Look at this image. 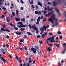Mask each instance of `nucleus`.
Masks as SVG:
<instances>
[{"instance_id":"obj_1","label":"nucleus","mask_w":66,"mask_h":66,"mask_svg":"<svg viewBox=\"0 0 66 66\" xmlns=\"http://www.w3.org/2000/svg\"><path fill=\"white\" fill-rule=\"evenodd\" d=\"M55 37V35H54L52 37H50V38H47L46 39V44H48V40H50V39H51L50 40V42H51V43H52V42H54V43H55V42H56L54 40V38Z\"/></svg>"},{"instance_id":"obj_2","label":"nucleus","mask_w":66,"mask_h":66,"mask_svg":"<svg viewBox=\"0 0 66 66\" xmlns=\"http://www.w3.org/2000/svg\"><path fill=\"white\" fill-rule=\"evenodd\" d=\"M52 18L53 19H52L51 18H49L48 19V20L50 21H51L52 23H53L54 22H53V20H54L55 22H56V24H55V25H58V23L57 22V19L55 18V16H52Z\"/></svg>"},{"instance_id":"obj_3","label":"nucleus","mask_w":66,"mask_h":66,"mask_svg":"<svg viewBox=\"0 0 66 66\" xmlns=\"http://www.w3.org/2000/svg\"><path fill=\"white\" fill-rule=\"evenodd\" d=\"M18 24H20L19 25H18L17 27L18 28H24L25 27H27V24H25L23 25V24H22V22H20L19 21L18 23Z\"/></svg>"},{"instance_id":"obj_4","label":"nucleus","mask_w":66,"mask_h":66,"mask_svg":"<svg viewBox=\"0 0 66 66\" xmlns=\"http://www.w3.org/2000/svg\"><path fill=\"white\" fill-rule=\"evenodd\" d=\"M1 30H0V33H2V32L3 31L4 32H6L7 31L9 33L10 32V30H9L7 29H5L3 28H2L1 29Z\"/></svg>"},{"instance_id":"obj_5","label":"nucleus","mask_w":66,"mask_h":66,"mask_svg":"<svg viewBox=\"0 0 66 66\" xmlns=\"http://www.w3.org/2000/svg\"><path fill=\"white\" fill-rule=\"evenodd\" d=\"M28 26L30 29H31L32 28V29H34V30H36V29L37 28L36 27V25H35V24L32 25L31 27V24H29L28 25Z\"/></svg>"},{"instance_id":"obj_6","label":"nucleus","mask_w":66,"mask_h":66,"mask_svg":"<svg viewBox=\"0 0 66 66\" xmlns=\"http://www.w3.org/2000/svg\"><path fill=\"white\" fill-rule=\"evenodd\" d=\"M53 13V11H52L51 12H49L48 13V14H46L45 16H46V17H49V16H50V15L52 14Z\"/></svg>"},{"instance_id":"obj_7","label":"nucleus","mask_w":66,"mask_h":66,"mask_svg":"<svg viewBox=\"0 0 66 66\" xmlns=\"http://www.w3.org/2000/svg\"><path fill=\"white\" fill-rule=\"evenodd\" d=\"M0 58L1 59V60L3 61L4 63H5L6 62H7V61L6 60L4 59V58H3L2 57H1Z\"/></svg>"},{"instance_id":"obj_8","label":"nucleus","mask_w":66,"mask_h":66,"mask_svg":"<svg viewBox=\"0 0 66 66\" xmlns=\"http://www.w3.org/2000/svg\"><path fill=\"white\" fill-rule=\"evenodd\" d=\"M6 20L7 22H9L10 21V20H11V19L9 17H7V18Z\"/></svg>"},{"instance_id":"obj_9","label":"nucleus","mask_w":66,"mask_h":66,"mask_svg":"<svg viewBox=\"0 0 66 66\" xmlns=\"http://www.w3.org/2000/svg\"><path fill=\"white\" fill-rule=\"evenodd\" d=\"M37 4L38 5H39L40 6H43V5L42 4H41L40 2L39 1L38 2Z\"/></svg>"},{"instance_id":"obj_10","label":"nucleus","mask_w":66,"mask_h":66,"mask_svg":"<svg viewBox=\"0 0 66 66\" xmlns=\"http://www.w3.org/2000/svg\"><path fill=\"white\" fill-rule=\"evenodd\" d=\"M47 9L48 10V11H51L53 8H51V9H50V7L49 6L47 7Z\"/></svg>"},{"instance_id":"obj_11","label":"nucleus","mask_w":66,"mask_h":66,"mask_svg":"<svg viewBox=\"0 0 66 66\" xmlns=\"http://www.w3.org/2000/svg\"><path fill=\"white\" fill-rule=\"evenodd\" d=\"M15 20L16 21H20V18H16L15 19Z\"/></svg>"},{"instance_id":"obj_12","label":"nucleus","mask_w":66,"mask_h":66,"mask_svg":"<svg viewBox=\"0 0 66 66\" xmlns=\"http://www.w3.org/2000/svg\"><path fill=\"white\" fill-rule=\"evenodd\" d=\"M40 31H42V32H43L44 31V28H43H43H42L41 27L40 28Z\"/></svg>"},{"instance_id":"obj_13","label":"nucleus","mask_w":66,"mask_h":66,"mask_svg":"<svg viewBox=\"0 0 66 66\" xmlns=\"http://www.w3.org/2000/svg\"><path fill=\"white\" fill-rule=\"evenodd\" d=\"M29 63H31L32 62V59L31 58V57H29Z\"/></svg>"},{"instance_id":"obj_14","label":"nucleus","mask_w":66,"mask_h":66,"mask_svg":"<svg viewBox=\"0 0 66 66\" xmlns=\"http://www.w3.org/2000/svg\"><path fill=\"white\" fill-rule=\"evenodd\" d=\"M47 51H52V49L51 48H50V47H48V48H47Z\"/></svg>"},{"instance_id":"obj_15","label":"nucleus","mask_w":66,"mask_h":66,"mask_svg":"<svg viewBox=\"0 0 66 66\" xmlns=\"http://www.w3.org/2000/svg\"><path fill=\"white\" fill-rule=\"evenodd\" d=\"M15 33H16V34H17V35H21V33L20 32H15Z\"/></svg>"},{"instance_id":"obj_16","label":"nucleus","mask_w":66,"mask_h":66,"mask_svg":"<svg viewBox=\"0 0 66 66\" xmlns=\"http://www.w3.org/2000/svg\"><path fill=\"white\" fill-rule=\"evenodd\" d=\"M56 11L57 12V13H58V14H59L60 15H61V13H59V10H58V9H55Z\"/></svg>"},{"instance_id":"obj_17","label":"nucleus","mask_w":66,"mask_h":66,"mask_svg":"<svg viewBox=\"0 0 66 66\" xmlns=\"http://www.w3.org/2000/svg\"><path fill=\"white\" fill-rule=\"evenodd\" d=\"M21 20V21H23V22H24L26 21V19H25V18H23Z\"/></svg>"},{"instance_id":"obj_18","label":"nucleus","mask_w":66,"mask_h":66,"mask_svg":"<svg viewBox=\"0 0 66 66\" xmlns=\"http://www.w3.org/2000/svg\"><path fill=\"white\" fill-rule=\"evenodd\" d=\"M25 30V28H21L20 29V30L21 31H23Z\"/></svg>"},{"instance_id":"obj_19","label":"nucleus","mask_w":66,"mask_h":66,"mask_svg":"<svg viewBox=\"0 0 66 66\" xmlns=\"http://www.w3.org/2000/svg\"><path fill=\"white\" fill-rule=\"evenodd\" d=\"M43 28H44L45 31H46V27H45V25H44V26H43Z\"/></svg>"},{"instance_id":"obj_20","label":"nucleus","mask_w":66,"mask_h":66,"mask_svg":"<svg viewBox=\"0 0 66 66\" xmlns=\"http://www.w3.org/2000/svg\"><path fill=\"white\" fill-rule=\"evenodd\" d=\"M12 15L13 17H15V12H12Z\"/></svg>"},{"instance_id":"obj_21","label":"nucleus","mask_w":66,"mask_h":66,"mask_svg":"<svg viewBox=\"0 0 66 66\" xmlns=\"http://www.w3.org/2000/svg\"><path fill=\"white\" fill-rule=\"evenodd\" d=\"M16 14H17V15H19V13L18 12V11L17 10H16Z\"/></svg>"},{"instance_id":"obj_22","label":"nucleus","mask_w":66,"mask_h":66,"mask_svg":"<svg viewBox=\"0 0 66 66\" xmlns=\"http://www.w3.org/2000/svg\"><path fill=\"white\" fill-rule=\"evenodd\" d=\"M27 33L29 35H32V34L29 32H27Z\"/></svg>"},{"instance_id":"obj_23","label":"nucleus","mask_w":66,"mask_h":66,"mask_svg":"<svg viewBox=\"0 0 66 66\" xmlns=\"http://www.w3.org/2000/svg\"><path fill=\"white\" fill-rule=\"evenodd\" d=\"M0 50L1 51H2V52H4V51H4V49H2V48H1L0 49Z\"/></svg>"},{"instance_id":"obj_24","label":"nucleus","mask_w":66,"mask_h":66,"mask_svg":"<svg viewBox=\"0 0 66 66\" xmlns=\"http://www.w3.org/2000/svg\"><path fill=\"white\" fill-rule=\"evenodd\" d=\"M35 48L36 49H39V47H38V46H37L36 45H35Z\"/></svg>"},{"instance_id":"obj_25","label":"nucleus","mask_w":66,"mask_h":66,"mask_svg":"<svg viewBox=\"0 0 66 66\" xmlns=\"http://www.w3.org/2000/svg\"><path fill=\"white\" fill-rule=\"evenodd\" d=\"M39 43H40V44H42V43H43V42L42 41L40 40H39Z\"/></svg>"},{"instance_id":"obj_26","label":"nucleus","mask_w":66,"mask_h":66,"mask_svg":"<svg viewBox=\"0 0 66 66\" xmlns=\"http://www.w3.org/2000/svg\"><path fill=\"white\" fill-rule=\"evenodd\" d=\"M53 4L54 5H57V4L56 3H55V2H53Z\"/></svg>"},{"instance_id":"obj_27","label":"nucleus","mask_w":66,"mask_h":66,"mask_svg":"<svg viewBox=\"0 0 66 66\" xmlns=\"http://www.w3.org/2000/svg\"><path fill=\"white\" fill-rule=\"evenodd\" d=\"M6 45V44H5V43H4L3 45V47H4V48H5V46Z\"/></svg>"},{"instance_id":"obj_28","label":"nucleus","mask_w":66,"mask_h":66,"mask_svg":"<svg viewBox=\"0 0 66 66\" xmlns=\"http://www.w3.org/2000/svg\"><path fill=\"white\" fill-rule=\"evenodd\" d=\"M3 28H5L6 29H8V28H6V27L5 25H4L3 26Z\"/></svg>"},{"instance_id":"obj_29","label":"nucleus","mask_w":66,"mask_h":66,"mask_svg":"<svg viewBox=\"0 0 66 66\" xmlns=\"http://www.w3.org/2000/svg\"><path fill=\"white\" fill-rule=\"evenodd\" d=\"M34 48L33 47H32V48L30 49V50L31 51H34Z\"/></svg>"},{"instance_id":"obj_30","label":"nucleus","mask_w":66,"mask_h":66,"mask_svg":"<svg viewBox=\"0 0 66 66\" xmlns=\"http://www.w3.org/2000/svg\"><path fill=\"white\" fill-rule=\"evenodd\" d=\"M45 36V35L44 34H42V35L41 36V37H42V38H44Z\"/></svg>"},{"instance_id":"obj_31","label":"nucleus","mask_w":66,"mask_h":66,"mask_svg":"<svg viewBox=\"0 0 66 66\" xmlns=\"http://www.w3.org/2000/svg\"><path fill=\"white\" fill-rule=\"evenodd\" d=\"M14 29H15L16 30H17V31H18V28L17 27H14Z\"/></svg>"},{"instance_id":"obj_32","label":"nucleus","mask_w":66,"mask_h":66,"mask_svg":"<svg viewBox=\"0 0 66 66\" xmlns=\"http://www.w3.org/2000/svg\"><path fill=\"white\" fill-rule=\"evenodd\" d=\"M57 34H62V33L61 32V31H59V32H57Z\"/></svg>"},{"instance_id":"obj_33","label":"nucleus","mask_w":66,"mask_h":66,"mask_svg":"<svg viewBox=\"0 0 66 66\" xmlns=\"http://www.w3.org/2000/svg\"><path fill=\"white\" fill-rule=\"evenodd\" d=\"M16 59L17 60H19V57H18V56L17 55L16 56Z\"/></svg>"},{"instance_id":"obj_34","label":"nucleus","mask_w":66,"mask_h":66,"mask_svg":"<svg viewBox=\"0 0 66 66\" xmlns=\"http://www.w3.org/2000/svg\"><path fill=\"white\" fill-rule=\"evenodd\" d=\"M33 3H34V2H33V1L32 0L31 1L30 4H33Z\"/></svg>"},{"instance_id":"obj_35","label":"nucleus","mask_w":66,"mask_h":66,"mask_svg":"<svg viewBox=\"0 0 66 66\" xmlns=\"http://www.w3.org/2000/svg\"><path fill=\"white\" fill-rule=\"evenodd\" d=\"M35 6L36 9H38V6H37V5H35Z\"/></svg>"},{"instance_id":"obj_36","label":"nucleus","mask_w":66,"mask_h":66,"mask_svg":"<svg viewBox=\"0 0 66 66\" xmlns=\"http://www.w3.org/2000/svg\"><path fill=\"white\" fill-rule=\"evenodd\" d=\"M4 14L2 15L1 16V18H3L4 17Z\"/></svg>"},{"instance_id":"obj_37","label":"nucleus","mask_w":66,"mask_h":66,"mask_svg":"<svg viewBox=\"0 0 66 66\" xmlns=\"http://www.w3.org/2000/svg\"><path fill=\"white\" fill-rule=\"evenodd\" d=\"M35 14H36V15H37L38 14V12L37 11H35Z\"/></svg>"},{"instance_id":"obj_38","label":"nucleus","mask_w":66,"mask_h":66,"mask_svg":"<svg viewBox=\"0 0 66 66\" xmlns=\"http://www.w3.org/2000/svg\"><path fill=\"white\" fill-rule=\"evenodd\" d=\"M27 35H25L24 36L23 38H24L26 39L27 38Z\"/></svg>"},{"instance_id":"obj_39","label":"nucleus","mask_w":66,"mask_h":66,"mask_svg":"<svg viewBox=\"0 0 66 66\" xmlns=\"http://www.w3.org/2000/svg\"><path fill=\"white\" fill-rule=\"evenodd\" d=\"M31 6L32 7L33 9H34L35 7H34V5H33V4L31 5Z\"/></svg>"},{"instance_id":"obj_40","label":"nucleus","mask_w":66,"mask_h":66,"mask_svg":"<svg viewBox=\"0 0 66 66\" xmlns=\"http://www.w3.org/2000/svg\"><path fill=\"white\" fill-rule=\"evenodd\" d=\"M20 2H21V3H22H22L23 4L24 3V2L22 0H20Z\"/></svg>"},{"instance_id":"obj_41","label":"nucleus","mask_w":66,"mask_h":66,"mask_svg":"<svg viewBox=\"0 0 66 66\" xmlns=\"http://www.w3.org/2000/svg\"><path fill=\"white\" fill-rule=\"evenodd\" d=\"M30 63L29 62H28L27 64V65H26V66H30Z\"/></svg>"},{"instance_id":"obj_42","label":"nucleus","mask_w":66,"mask_h":66,"mask_svg":"<svg viewBox=\"0 0 66 66\" xmlns=\"http://www.w3.org/2000/svg\"><path fill=\"white\" fill-rule=\"evenodd\" d=\"M40 36L38 35L37 36V38H40Z\"/></svg>"},{"instance_id":"obj_43","label":"nucleus","mask_w":66,"mask_h":66,"mask_svg":"<svg viewBox=\"0 0 66 66\" xmlns=\"http://www.w3.org/2000/svg\"><path fill=\"white\" fill-rule=\"evenodd\" d=\"M20 50H21V51H22L23 50V49L22 48H19Z\"/></svg>"},{"instance_id":"obj_44","label":"nucleus","mask_w":66,"mask_h":66,"mask_svg":"<svg viewBox=\"0 0 66 66\" xmlns=\"http://www.w3.org/2000/svg\"><path fill=\"white\" fill-rule=\"evenodd\" d=\"M46 13H47V12H46V11H44L43 13V14L44 15H45V14Z\"/></svg>"},{"instance_id":"obj_45","label":"nucleus","mask_w":66,"mask_h":66,"mask_svg":"<svg viewBox=\"0 0 66 66\" xmlns=\"http://www.w3.org/2000/svg\"><path fill=\"white\" fill-rule=\"evenodd\" d=\"M33 52L34 54H36V53H37L34 50L33 51Z\"/></svg>"},{"instance_id":"obj_46","label":"nucleus","mask_w":66,"mask_h":66,"mask_svg":"<svg viewBox=\"0 0 66 66\" xmlns=\"http://www.w3.org/2000/svg\"><path fill=\"white\" fill-rule=\"evenodd\" d=\"M19 63H21V62H22V61L21 60H19L18 61Z\"/></svg>"},{"instance_id":"obj_47","label":"nucleus","mask_w":66,"mask_h":66,"mask_svg":"<svg viewBox=\"0 0 66 66\" xmlns=\"http://www.w3.org/2000/svg\"><path fill=\"white\" fill-rule=\"evenodd\" d=\"M46 18H44L43 20V21L45 22L46 21Z\"/></svg>"},{"instance_id":"obj_48","label":"nucleus","mask_w":66,"mask_h":66,"mask_svg":"<svg viewBox=\"0 0 66 66\" xmlns=\"http://www.w3.org/2000/svg\"><path fill=\"white\" fill-rule=\"evenodd\" d=\"M36 24H39V22H36Z\"/></svg>"},{"instance_id":"obj_49","label":"nucleus","mask_w":66,"mask_h":66,"mask_svg":"<svg viewBox=\"0 0 66 66\" xmlns=\"http://www.w3.org/2000/svg\"><path fill=\"white\" fill-rule=\"evenodd\" d=\"M52 32H50L48 35L49 36H50V35H52Z\"/></svg>"},{"instance_id":"obj_50","label":"nucleus","mask_w":66,"mask_h":66,"mask_svg":"<svg viewBox=\"0 0 66 66\" xmlns=\"http://www.w3.org/2000/svg\"><path fill=\"white\" fill-rule=\"evenodd\" d=\"M7 4L8 6H10V3H9V2L7 3Z\"/></svg>"},{"instance_id":"obj_51","label":"nucleus","mask_w":66,"mask_h":66,"mask_svg":"<svg viewBox=\"0 0 66 66\" xmlns=\"http://www.w3.org/2000/svg\"><path fill=\"white\" fill-rule=\"evenodd\" d=\"M24 48L26 50H27V47H26V46H25L24 47Z\"/></svg>"},{"instance_id":"obj_52","label":"nucleus","mask_w":66,"mask_h":66,"mask_svg":"<svg viewBox=\"0 0 66 66\" xmlns=\"http://www.w3.org/2000/svg\"><path fill=\"white\" fill-rule=\"evenodd\" d=\"M6 38H7V39H9V38H10V37H9V36L8 35L6 36Z\"/></svg>"},{"instance_id":"obj_53","label":"nucleus","mask_w":66,"mask_h":66,"mask_svg":"<svg viewBox=\"0 0 66 66\" xmlns=\"http://www.w3.org/2000/svg\"><path fill=\"white\" fill-rule=\"evenodd\" d=\"M9 24H10L11 26H13V24L12 23H10Z\"/></svg>"},{"instance_id":"obj_54","label":"nucleus","mask_w":66,"mask_h":66,"mask_svg":"<svg viewBox=\"0 0 66 66\" xmlns=\"http://www.w3.org/2000/svg\"><path fill=\"white\" fill-rule=\"evenodd\" d=\"M38 15H40L41 14V12L40 11H39L38 12Z\"/></svg>"},{"instance_id":"obj_55","label":"nucleus","mask_w":66,"mask_h":66,"mask_svg":"<svg viewBox=\"0 0 66 66\" xmlns=\"http://www.w3.org/2000/svg\"><path fill=\"white\" fill-rule=\"evenodd\" d=\"M21 10H23V8L22 7H21Z\"/></svg>"},{"instance_id":"obj_56","label":"nucleus","mask_w":66,"mask_h":66,"mask_svg":"<svg viewBox=\"0 0 66 66\" xmlns=\"http://www.w3.org/2000/svg\"><path fill=\"white\" fill-rule=\"evenodd\" d=\"M3 4V2H0V5H2Z\"/></svg>"},{"instance_id":"obj_57","label":"nucleus","mask_w":66,"mask_h":66,"mask_svg":"<svg viewBox=\"0 0 66 66\" xmlns=\"http://www.w3.org/2000/svg\"><path fill=\"white\" fill-rule=\"evenodd\" d=\"M48 4H50L51 5V3H50V2H48L47 3Z\"/></svg>"},{"instance_id":"obj_58","label":"nucleus","mask_w":66,"mask_h":66,"mask_svg":"<svg viewBox=\"0 0 66 66\" xmlns=\"http://www.w3.org/2000/svg\"><path fill=\"white\" fill-rule=\"evenodd\" d=\"M20 41L21 43H22V42H23V40H22V39H20Z\"/></svg>"},{"instance_id":"obj_59","label":"nucleus","mask_w":66,"mask_h":66,"mask_svg":"<svg viewBox=\"0 0 66 66\" xmlns=\"http://www.w3.org/2000/svg\"><path fill=\"white\" fill-rule=\"evenodd\" d=\"M35 61H36V60H34L33 62V64H34L35 63Z\"/></svg>"},{"instance_id":"obj_60","label":"nucleus","mask_w":66,"mask_h":66,"mask_svg":"<svg viewBox=\"0 0 66 66\" xmlns=\"http://www.w3.org/2000/svg\"><path fill=\"white\" fill-rule=\"evenodd\" d=\"M65 18H66V19H65L64 20V21H66V12H65Z\"/></svg>"},{"instance_id":"obj_61","label":"nucleus","mask_w":66,"mask_h":66,"mask_svg":"<svg viewBox=\"0 0 66 66\" xmlns=\"http://www.w3.org/2000/svg\"><path fill=\"white\" fill-rule=\"evenodd\" d=\"M60 40H61L62 39V35L60 36Z\"/></svg>"},{"instance_id":"obj_62","label":"nucleus","mask_w":66,"mask_h":66,"mask_svg":"<svg viewBox=\"0 0 66 66\" xmlns=\"http://www.w3.org/2000/svg\"><path fill=\"white\" fill-rule=\"evenodd\" d=\"M45 27H46V28H49V25H47V26H45Z\"/></svg>"},{"instance_id":"obj_63","label":"nucleus","mask_w":66,"mask_h":66,"mask_svg":"<svg viewBox=\"0 0 66 66\" xmlns=\"http://www.w3.org/2000/svg\"><path fill=\"white\" fill-rule=\"evenodd\" d=\"M26 64L25 63H24L23 64V66H26Z\"/></svg>"},{"instance_id":"obj_64","label":"nucleus","mask_w":66,"mask_h":66,"mask_svg":"<svg viewBox=\"0 0 66 66\" xmlns=\"http://www.w3.org/2000/svg\"><path fill=\"white\" fill-rule=\"evenodd\" d=\"M63 46H66V44L65 43H63Z\"/></svg>"}]
</instances>
